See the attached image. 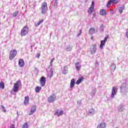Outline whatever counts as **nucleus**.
I'll list each match as a JSON object with an SVG mask.
<instances>
[{"label": "nucleus", "instance_id": "obj_1", "mask_svg": "<svg viewBox=\"0 0 128 128\" xmlns=\"http://www.w3.org/2000/svg\"><path fill=\"white\" fill-rule=\"evenodd\" d=\"M48 4L46 2H44L42 3L41 6V12L42 14H46V12H48Z\"/></svg>", "mask_w": 128, "mask_h": 128}, {"label": "nucleus", "instance_id": "obj_2", "mask_svg": "<svg viewBox=\"0 0 128 128\" xmlns=\"http://www.w3.org/2000/svg\"><path fill=\"white\" fill-rule=\"evenodd\" d=\"M30 30V28H28V26H24L20 34L22 36H25L28 34V32Z\"/></svg>", "mask_w": 128, "mask_h": 128}, {"label": "nucleus", "instance_id": "obj_3", "mask_svg": "<svg viewBox=\"0 0 128 128\" xmlns=\"http://www.w3.org/2000/svg\"><path fill=\"white\" fill-rule=\"evenodd\" d=\"M16 54H18V51H16V50H12L10 51V54L9 55V59L10 60H12L16 56Z\"/></svg>", "mask_w": 128, "mask_h": 128}, {"label": "nucleus", "instance_id": "obj_4", "mask_svg": "<svg viewBox=\"0 0 128 128\" xmlns=\"http://www.w3.org/2000/svg\"><path fill=\"white\" fill-rule=\"evenodd\" d=\"M20 84V80H18L16 83L14 84V85L13 86V91L14 92H18Z\"/></svg>", "mask_w": 128, "mask_h": 128}, {"label": "nucleus", "instance_id": "obj_5", "mask_svg": "<svg viewBox=\"0 0 128 128\" xmlns=\"http://www.w3.org/2000/svg\"><path fill=\"white\" fill-rule=\"evenodd\" d=\"M94 2L92 1V2L91 6L88 8V13L90 14H92V12H94Z\"/></svg>", "mask_w": 128, "mask_h": 128}, {"label": "nucleus", "instance_id": "obj_6", "mask_svg": "<svg viewBox=\"0 0 128 128\" xmlns=\"http://www.w3.org/2000/svg\"><path fill=\"white\" fill-rule=\"evenodd\" d=\"M108 38V36H106L104 40H101L100 46V48H104V46Z\"/></svg>", "mask_w": 128, "mask_h": 128}, {"label": "nucleus", "instance_id": "obj_7", "mask_svg": "<svg viewBox=\"0 0 128 128\" xmlns=\"http://www.w3.org/2000/svg\"><path fill=\"white\" fill-rule=\"evenodd\" d=\"M46 79L44 76H42L40 80V82L41 86H46Z\"/></svg>", "mask_w": 128, "mask_h": 128}, {"label": "nucleus", "instance_id": "obj_8", "mask_svg": "<svg viewBox=\"0 0 128 128\" xmlns=\"http://www.w3.org/2000/svg\"><path fill=\"white\" fill-rule=\"evenodd\" d=\"M56 98V96L55 94H52L48 98V102H54Z\"/></svg>", "mask_w": 128, "mask_h": 128}, {"label": "nucleus", "instance_id": "obj_9", "mask_svg": "<svg viewBox=\"0 0 128 128\" xmlns=\"http://www.w3.org/2000/svg\"><path fill=\"white\" fill-rule=\"evenodd\" d=\"M116 92H118V88L113 87L112 88V92L111 94V98H114V96L116 94Z\"/></svg>", "mask_w": 128, "mask_h": 128}, {"label": "nucleus", "instance_id": "obj_10", "mask_svg": "<svg viewBox=\"0 0 128 128\" xmlns=\"http://www.w3.org/2000/svg\"><path fill=\"white\" fill-rule=\"evenodd\" d=\"M92 48H90V52L92 54H96V44L92 45Z\"/></svg>", "mask_w": 128, "mask_h": 128}, {"label": "nucleus", "instance_id": "obj_11", "mask_svg": "<svg viewBox=\"0 0 128 128\" xmlns=\"http://www.w3.org/2000/svg\"><path fill=\"white\" fill-rule=\"evenodd\" d=\"M62 114H64V111L62 110H56L54 114V115L57 116H62Z\"/></svg>", "mask_w": 128, "mask_h": 128}, {"label": "nucleus", "instance_id": "obj_12", "mask_svg": "<svg viewBox=\"0 0 128 128\" xmlns=\"http://www.w3.org/2000/svg\"><path fill=\"white\" fill-rule=\"evenodd\" d=\"M36 107L35 106H32V109L30 110V112H29V116H32V114H34V112H36Z\"/></svg>", "mask_w": 128, "mask_h": 128}, {"label": "nucleus", "instance_id": "obj_13", "mask_svg": "<svg viewBox=\"0 0 128 128\" xmlns=\"http://www.w3.org/2000/svg\"><path fill=\"white\" fill-rule=\"evenodd\" d=\"M106 14H108V12L106 9H102L100 10V14L101 16H106Z\"/></svg>", "mask_w": 128, "mask_h": 128}, {"label": "nucleus", "instance_id": "obj_14", "mask_svg": "<svg viewBox=\"0 0 128 128\" xmlns=\"http://www.w3.org/2000/svg\"><path fill=\"white\" fill-rule=\"evenodd\" d=\"M18 64L20 68H22L24 66V60L20 59L18 61Z\"/></svg>", "mask_w": 128, "mask_h": 128}, {"label": "nucleus", "instance_id": "obj_15", "mask_svg": "<svg viewBox=\"0 0 128 128\" xmlns=\"http://www.w3.org/2000/svg\"><path fill=\"white\" fill-rule=\"evenodd\" d=\"M97 128H106V122H102L98 126Z\"/></svg>", "mask_w": 128, "mask_h": 128}, {"label": "nucleus", "instance_id": "obj_16", "mask_svg": "<svg viewBox=\"0 0 128 128\" xmlns=\"http://www.w3.org/2000/svg\"><path fill=\"white\" fill-rule=\"evenodd\" d=\"M82 80H84V77L80 78L76 82V84H80V82H82Z\"/></svg>", "mask_w": 128, "mask_h": 128}, {"label": "nucleus", "instance_id": "obj_17", "mask_svg": "<svg viewBox=\"0 0 128 128\" xmlns=\"http://www.w3.org/2000/svg\"><path fill=\"white\" fill-rule=\"evenodd\" d=\"M30 100V97L26 96L24 98V104H28Z\"/></svg>", "mask_w": 128, "mask_h": 128}, {"label": "nucleus", "instance_id": "obj_18", "mask_svg": "<svg viewBox=\"0 0 128 128\" xmlns=\"http://www.w3.org/2000/svg\"><path fill=\"white\" fill-rule=\"evenodd\" d=\"M44 19H41L40 20H39V21L37 22L35 24V26H40V24H42L43 22H44Z\"/></svg>", "mask_w": 128, "mask_h": 128}, {"label": "nucleus", "instance_id": "obj_19", "mask_svg": "<svg viewBox=\"0 0 128 128\" xmlns=\"http://www.w3.org/2000/svg\"><path fill=\"white\" fill-rule=\"evenodd\" d=\"M40 90H42V87L38 86H37L36 87V88H35L36 92L38 94V93L40 92Z\"/></svg>", "mask_w": 128, "mask_h": 128}, {"label": "nucleus", "instance_id": "obj_20", "mask_svg": "<svg viewBox=\"0 0 128 128\" xmlns=\"http://www.w3.org/2000/svg\"><path fill=\"white\" fill-rule=\"evenodd\" d=\"M74 84H76V81L74 79H72L70 82V88H74Z\"/></svg>", "mask_w": 128, "mask_h": 128}, {"label": "nucleus", "instance_id": "obj_21", "mask_svg": "<svg viewBox=\"0 0 128 128\" xmlns=\"http://www.w3.org/2000/svg\"><path fill=\"white\" fill-rule=\"evenodd\" d=\"M96 32V30L94 28H90L89 30V34H94Z\"/></svg>", "mask_w": 128, "mask_h": 128}, {"label": "nucleus", "instance_id": "obj_22", "mask_svg": "<svg viewBox=\"0 0 128 128\" xmlns=\"http://www.w3.org/2000/svg\"><path fill=\"white\" fill-rule=\"evenodd\" d=\"M4 89V83L3 82H0V90Z\"/></svg>", "mask_w": 128, "mask_h": 128}, {"label": "nucleus", "instance_id": "obj_23", "mask_svg": "<svg viewBox=\"0 0 128 128\" xmlns=\"http://www.w3.org/2000/svg\"><path fill=\"white\" fill-rule=\"evenodd\" d=\"M76 66L77 70H80V62H76Z\"/></svg>", "mask_w": 128, "mask_h": 128}, {"label": "nucleus", "instance_id": "obj_24", "mask_svg": "<svg viewBox=\"0 0 128 128\" xmlns=\"http://www.w3.org/2000/svg\"><path fill=\"white\" fill-rule=\"evenodd\" d=\"M111 2L114 4H118V2H120V0H111Z\"/></svg>", "mask_w": 128, "mask_h": 128}, {"label": "nucleus", "instance_id": "obj_25", "mask_svg": "<svg viewBox=\"0 0 128 128\" xmlns=\"http://www.w3.org/2000/svg\"><path fill=\"white\" fill-rule=\"evenodd\" d=\"M18 12H14L12 14V16L13 18H16V16H18Z\"/></svg>", "mask_w": 128, "mask_h": 128}, {"label": "nucleus", "instance_id": "obj_26", "mask_svg": "<svg viewBox=\"0 0 128 128\" xmlns=\"http://www.w3.org/2000/svg\"><path fill=\"white\" fill-rule=\"evenodd\" d=\"M22 128H28V123H24L23 124Z\"/></svg>", "mask_w": 128, "mask_h": 128}, {"label": "nucleus", "instance_id": "obj_27", "mask_svg": "<svg viewBox=\"0 0 128 128\" xmlns=\"http://www.w3.org/2000/svg\"><path fill=\"white\" fill-rule=\"evenodd\" d=\"M112 0H110L109 2H108L107 4V8H110V4H112Z\"/></svg>", "mask_w": 128, "mask_h": 128}, {"label": "nucleus", "instance_id": "obj_28", "mask_svg": "<svg viewBox=\"0 0 128 128\" xmlns=\"http://www.w3.org/2000/svg\"><path fill=\"white\" fill-rule=\"evenodd\" d=\"M122 10H124V8H120L119 9V12L120 14H122Z\"/></svg>", "mask_w": 128, "mask_h": 128}, {"label": "nucleus", "instance_id": "obj_29", "mask_svg": "<svg viewBox=\"0 0 128 128\" xmlns=\"http://www.w3.org/2000/svg\"><path fill=\"white\" fill-rule=\"evenodd\" d=\"M54 58H53L51 60V61H50V66H52V62H54Z\"/></svg>", "mask_w": 128, "mask_h": 128}, {"label": "nucleus", "instance_id": "obj_30", "mask_svg": "<svg viewBox=\"0 0 128 128\" xmlns=\"http://www.w3.org/2000/svg\"><path fill=\"white\" fill-rule=\"evenodd\" d=\"M1 107L2 108V110H3V112H6V109L4 108V106H1Z\"/></svg>", "mask_w": 128, "mask_h": 128}, {"label": "nucleus", "instance_id": "obj_31", "mask_svg": "<svg viewBox=\"0 0 128 128\" xmlns=\"http://www.w3.org/2000/svg\"><path fill=\"white\" fill-rule=\"evenodd\" d=\"M40 54H37L36 56V58H40Z\"/></svg>", "mask_w": 128, "mask_h": 128}, {"label": "nucleus", "instance_id": "obj_32", "mask_svg": "<svg viewBox=\"0 0 128 128\" xmlns=\"http://www.w3.org/2000/svg\"><path fill=\"white\" fill-rule=\"evenodd\" d=\"M10 128H16L14 124H12Z\"/></svg>", "mask_w": 128, "mask_h": 128}, {"label": "nucleus", "instance_id": "obj_33", "mask_svg": "<svg viewBox=\"0 0 128 128\" xmlns=\"http://www.w3.org/2000/svg\"><path fill=\"white\" fill-rule=\"evenodd\" d=\"M96 16V14H93V18H94Z\"/></svg>", "mask_w": 128, "mask_h": 128}, {"label": "nucleus", "instance_id": "obj_34", "mask_svg": "<svg viewBox=\"0 0 128 128\" xmlns=\"http://www.w3.org/2000/svg\"><path fill=\"white\" fill-rule=\"evenodd\" d=\"M94 38L93 37H92L91 38V40H93Z\"/></svg>", "mask_w": 128, "mask_h": 128}]
</instances>
